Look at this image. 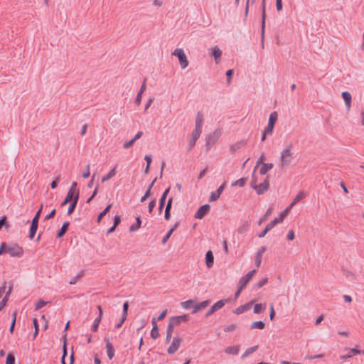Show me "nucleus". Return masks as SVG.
<instances>
[{
    "instance_id": "1",
    "label": "nucleus",
    "mask_w": 364,
    "mask_h": 364,
    "mask_svg": "<svg viewBox=\"0 0 364 364\" xmlns=\"http://www.w3.org/2000/svg\"><path fill=\"white\" fill-rule=\"evenodd\" d=\"M77 183L75 181L71 183V186L68 191L65 200L61 203V205H65L68 203L73 201H78L79 199V190L77 188Z\"/></svg>"
},
{
    "instance_id": "2",
    "label": "nucleus",
    "mask_w": 364,
    "mask_h": 364,
    "mask_svg": "<svg viewBox=\"0 0 364 364\" xmlns=\"http://www.w3.org/2000/svg\"><path fill=\"white\" fill-rule=\"evenodd\" d=\"M252 178V188L255 190L258 195H262L268 190L269 186V177L268 176H267L263 181L259 184H253L255 183V181L254 180V177Z\"/></svg>"
},
{
    "instance_id": "3",
    "label": "nucleus",
    "mask_w": 364,
    "mask_h": 364,
    "mask_svg": "<svg viewBox=\"0 0 364 364\" xmlns=\"http://www.w3.org/2000/svg\"><path fill=\"white\" fill-rule=\"evenodd\" d=\"M172 55L177 57L181 69H186L188 66L187 55L182 48H176Z\"/></svg>"
},
{
    "instance_id": "4",
    "label": "nucleus",
    "mask_w": 364,
    "mask_h": 364,
    "mask_svg": "<svg viewBox=\"0 0 364 364\" xmlns=\"http://www.w3.org/2000/svg\"><path fill=\"white\" fill-rule=\"evenodd\" d=\"M293 160L292 153L291 151V145L283 150L280 156L279 166L281 168L289 165Z\"/></svg>"
},
{
    "instance_id": "5",
    "label": "nucleus",
    "mask_w": 364,
    "mask_h": 364,
    "mask_svg": "<svg viewBox=\"0 0 364 364\" xmlns=\"http://www.w3.org/2000/svg\"><path fill=\"white\" fill-rule=\"evenodd\" d=\"M6 253H8L11 257H21L23 255V250L17 244H7L5 242Z\"/></svg>"
},
{
    "instance_id": "6",
    "label": "nucleus",
    "mask_w": 364,
    "mask_h": 364,
    "mask_svg": "<svg viewBox=\"0 0 364 364\" xmlns=\"http://www.w3.org/2000/svg\"><path fill=\"white\" fill-rule=\"evenodd\" d=\"M188 319L189 318L188 315L171 316L169 318L168 328L173 331L176 326H178L183 322H187Z\"/></svg>"
},
{
    "instance_id": "7",
    "label": "nucleus",
    "mask_w": 364,
    "mask_h": 364,
    "mask_svg": "<svg viewBox=\"0 0 364 364\" xmlns=\"http://www.w3.org/2000/svg\"><path fill=\"white\" fill-rule=\"evenodd\" d=\"M181 343L182 338L180 336L173 337L167 349V353L170 355L174 354L179 349Z\"/></svg>"
},
{
    "instance_id": "8",
    "label": "nucleus",
    "mask_w": 364,
    "mask_h": 364,
    "mask_svg": "<svg viewBox=\"0 0 364 364\" xmlns=\"http://www.w3.org/2000/svg\"><path fill=\"white\" fill-rule=\"evenodd\" d=\"M202 131L193 130L191 134L188 150L191 151L194 147L196 141L200 137Z\"/></svg>"
},
{
    "instance_id": "9",
    "label": "nucleus",
    "mask_w": 364,
    "mask_h": 364,
    "mask_svg": "<svg viewBox=\"0 0 364 364\" xmlns=\"http://www.w3.org/2000/svg\"><path fill=\"white\" fill-rule=\"evenodd\" d=\"M210 205L208 204L202 205L196 213L195 218L198 219H202L210 212Z\"/></svg>"
},
{
    "instance_id": "10",
    "label": "nucleus",
    "mask_w": 364,
    "mask_h": 364,
    "mask_svg": "<svg viewBox=\"0 0 364 364\" xmlns=\"http://www.w3.org/2000/svg\"><path fill=\"white\" fill-rule=\"evenodd\" d=\"M203 122H204V114L202 112H198L196 117L195 130L202 131V127L203 124Z\"/></svg>"
},
{
    "instance_id": "11",
    "label": "nucleus",
    "mask_w": 364,
    "mask_h": 364,
    "mask_svg": "<svg viewBox=\"0 0 364 364\" xmlns=\"http://www.w3.org/2000/svg\"><path fill=\"white\" fill-rule=\"evenodd\" d=\"M290 211V209L287 207L280 213V215L275 218L273 220H272L269 223L274 227L277 224L282 223L287 215V214Z\"/></svg>"
},
{
    "instance_id": "12",
    "label": "nucleus",
    "mask_w": 364,
    "mask_h": 364,
    "mask_svg": "<svg viewBox=\"0 0 364 364\" xmlns=\"http://www.w3.org/2000/svg\"><path fill=\"white\" fill-rule=\"evenodd\" d=\"M225 186V182H224L218 189L216 191L212 192L210 196L209 200L210 202L217 200L222 192L223 191Z\"/></svg>"
},
{
    "instance_id": "13",
    "label": "nucleus",
    "mask_w": 364,
    "mask_h": 364,
    "mask_svg": "<svg viewBox=\"0 0 364 364\" xmlns=\"http://www.w3.org/2000/svg\"><path fill=\"white\" fill-rule=\"evenodd\" d=\"M105 341L106 343L107 356L109 358V360H112L114 355V349L113 345L111 343L110 340L106 337L105 338Z\"/></svg>"
},
{
    "instance_id": "14",
    "label": "nucleus",
    "mask_w": 364,
    "mask_h": 364,
    "mask_svg": "<svg viewBox=\"0 0 364 364\" xmlns=\"http://www.w3.org/2000/svg\"><path fill=\"white\" fill-rule=\"evenodd\" d=\"M273 167L274 164L272 163H262V165H260L257 169L259 173L262 176H264Z\"/></svg>"
},
{
    "instance_id": "15",
    "label": "nucleus",
    "mask_w": 364,
    "mask_h": 364,
    "mask_svg": "<svg viewBox=\"0 0 364 364\" xmlns=\"http://www.w3.org/2000/svg\"><path fill=\"white\" fill-rule=\"evenodd\" d=\"M345 350H349V353L346 355H340L341 359L346 360L347 358H350L353 357V355H358V354L361 353V350H358L355 348H346Z\"/></svg>"
},
{
    "instance_id": "16",
    "label": "nucleus",
    "mask_w": 364,
    "mask_h": 364,
    "mask_svg": "<svg viewBox=\"0 0 364 364\" xmlns=\"http://www.w3.org/2000/svg\"><path fill=\"white\" fill-rule=\"evenodd\" d=\"M211 55L214 57L216 64H218L220 61V57L222 55V51L218 46H214L210 50Z\"/></svg>"
},
{
    "instance_id": "17",
    "label": "nucleus",
    "mask_w": 364,
    "mask_h": 364,
    "mask_svg": "<svg viewBox=\"0 0 364 364\" xmlns=\"http://www.w3.org/2000/svg\"><path fill=\"white\" fill-rule=\"evenodd\" d=\"M117 173V166H114L107 174L102 176L101 181L105 183L115 176Z\"/></svg>"
},
{
    "instance_id": "18",
    "label": "nucleus",
    "mask_w": 364,
    "mask_h": 364,
    "mask_svg": "<svg viewBox=\"0 0 364 364\" xmlns=\"http://www.w3.org/2000/svg\"><path fill=\"white\" fill-rule=\"evenodd\" d=\"M210 302L209 300H206V301H203L198 304L194 305L193 314H196L198 311L206 308L210 304Z\"/></svg>"
},
{
    "instance_id": "19",
    "label": "nucleus",
    "mask_w": 364,
    "mask_h": 364,
    "mask_svg": "<svg viewBox=\"0 0 364 364\" xmlns=\"http://www.w3.org/2000/svg\"><path fill=\"white\" fill-rule=\"evenodd\" d=\"M214 257L213 252L209 250L205 255V264L208 268H211L213 265Z\"/></svg>"
},
{
    "instance_id": "20",
    "label": "nucleus",
    "mask_w": 364,
    "mask_h": 364,
    "mask_svg": "<svg viewBox=\"0 0 364 364\" xmlns=\"http://www.w3.org/2000/svg\"><path fill=\"white\" fill-rule=\"evenodd\" d=\"M341 95L345 102L346 106L349 109L350 107V105H351V100H352L350 93L348 91H344L342 92Z\"/></svg>"
},
{
    "instance_id": "21",
    "label": "nucleus",
    "mask_w": 364,
    "mask_h": 364,
    "mask_svg": "<svg viewBox=\"0 0 364 364\" xmlns=\"http://www.w3.org/2000/svg\"><path fill=\"white\" fill-rule=\"evenodd\" d=\"M230 301V299L219 300L212 306V310L218 311L223 308L225 306V304H228Z\"/></svg>"
},
{
    "instance_id": "22",
    "label": "nucleus",
    "mask_w": 364,
    "mask_h": 364,
    "mask_svg": "<svg viewBox=\"0 0 364 364\" xmlns=\"http://www.w3.org/2000/svg\"><path fill=\"white\" fill-rule=\"evenodd\" d=\"M248 181V177L241 178L231 183L232 187H244Z\"/></svg>"
},
{
    "instance_id": "23",
    "label": "nucleus",
    "mask_w": 364,
    "mask_h": 364,
    "mask_svg": "<svg viewBox=\"0 0 364 364\" xmlns=\"http://www.w3.org/2000/svg\"><path fill=\"white\" fill-rule=\"evenodd\" d=\"M151 323H152V325H153V328L151 331V337L153 338V339H156L159 337V329H158V326H157V324L155 321V319L153 318L152 321H151Z\"/></svg>"
},
{
    "instance_id": "24",
    "label": "nucleus",
    "mask_w": 364,
    "mask_h": 364,
    "mask_svg": "<svg viewBox=\"0 0 364 364\" xmlns=\"http://www.w3.org/2000/svg\"><path fill=\"white\" fill-rule=\"evenodd\" d=\"M146 83L145 82L142 84L138 94H137V96L136 97V100H135V103L136 105H139L141 104V99H142V94L144 92V91L146 90Z\"/></svg>"
},
{
    "instance_id": "25",
    "label": "nucleus",
    "mask_w": 364,
    "mask_h": 364,
    "mask_svg": "<svg viewBox=\"0 0 364 364\" xmlns=\"http://www.w3.org/2000/svg\"><path fill=\"white\" fill-rule=\"evenodd\" d=\"M304 198H305V194L303 192H299L296 196V197L294 198V199L293 200L289 206H287V208L291 210L293 208V206H294L298 202H299L301 200H302Z\"/></svg>"
},
{
    "instance_id": "26",
    "label": "nucleus",
    "mask_w": 364,
    "mask_h": 364,
    "mask_svg": "<svg viewBox=\"0 0 364 364\" xmlns=\"http://www.w3.org/2000/svg\"><path fill=\"white\" fill-rule=\"evenodd\" d=\"M250 280V272H248L246 274L245 277H243L239 281V288L240 289H242L247 284Z\"/></svg>"
},
{
    "instance_id": "27",
    "label": "nucleus",
    "mask_w": 364,
    "mask_h": 364,
    "mask_svg": "<svg viewBox=\"0 0 364 364\" xmlns=\"http://www.w3.org/2000/svg\"><path fill=\"white\" fill-rule=\"evenodd\" d=\"M136 223L129 227L130 232H135L141 228V220L140 216L136 217Z\"/></svg>"
},
{
    "instance_id": "28",
    "label": "nucleus",
    "mask_w": 364,
    "mask_h": 364,
    "mask_svg": "<svg viewBox=\"0 0 364 364\" xmlns=\"http://www.w3.org/2000/svg\"><path fill=\"white\" fill-rule=\"evenodd\" d=\"M266 309V304H262V303H259V304H255L254 306V309H253V311L255 314H260L262 313V311H264Z\"/></svg>"
},
{
    "instance_id": "29",
    "label": "nucleus",
    "mask_w": 364,
    "mask_h": 364,
    "mask_svg": "<svg viewBox=\"0 0 364 364\" xmlns=\"http://www.w3.org/2000/svg\"><path fill=\"white\" fill-rule=\"evenodd\" d=\"M277 117H278V114H277V112H272L270 115H269V120H268V124L270 125V126H274L275 125V123L277 120Z\"/></svg>"
},
{
    "instance_id": "30",
    "label": "nucleus",
    "mask_w": 364,
    "mask_h": 364,
    "mask_svg": "<svg viewBox=\"0 0 364 364\" xmlns=\"http://www.w3.org/2000/svg\"><path fill=\"white\" fill-rule=\"evenodd\" d=\"M267 282H268V277H264L262 278V279H261L259 282H258L255 283V284L253 285L252 288H253L254 289H260V288H262L264 285H265V284L267 283Z\"/></svg>"
},
{
    "instance_id": "31",
    "label": "nucleus",
    "mask_w": 364,
    "mask_h": 364,
    "mask_svg": "<svg viewBox=\"0 0 364 364\" xmlns=\"http://www.w3.org/2000/svg\"><path fill=\"white\" fill-rule=\"evenodd\" d=\"M219 136H220V132L218 131L214 132L213 134H211L208 136L207 143L208 144H210V143L215 144L216 142V141L218 140Z\"/></svg>"
},
{
    "instance_id": "32",
    "label": "nucleus",
    "mask_w": 364,
    "mask_h": 364,
    "mask_svg": "<svg viewBox=\"0 0 364 364\" xmlns=\"http://www.w3.org/2000/svg\"><path fill=\"white\" fill-rule=\"evenodd\" d=\"M250 309V304L247 303V304H245L242 306H240L239 307H237L235 311L234 312L236 314H241L242 313H244L245 311H248Z\"/></svg>"
},
{
    "instance_id": "33",
    "label": "nucleus",
    "mask_w": 364,
    "mask_h": 364,
    "mask_svg": "<svg viewBox=\"0 0 364 364\" xmlns=\"http://www.w3.org/2000/svg\"><path fill=\"white\" fill-rule=\"evenodd\" d=\"M169 191H170V188H168L167 189H166L165 191L163 193L161 198H160V205H159V211L160 212L161 211V210L164 207L166 198L168 196Z\"/></svg>"
},
{
    "instance_id": "34",
    "label": "nucleus",
    "mask_w": 364,
    "mask_h": 364,
    "mask_svg": "<svg viewBox=\"0 0 364 364\" xmlns=\"http://www.w3.org/2000/svg\"><path fill=\"white\" fill-rule=\"evenodd\" d=\"M178 227V223H176L173 228L167 232L166 235L162 239V244L163 245H165L168 240L169 239V237H171V235H172V233L173 232V231H175L176 230Z\"/></svg>"
},
{
    "instance_id": "35",
    "label": "nucleus",
    "mask_w": 364,
    "mask_h": 364,
    "mask_svg": "<svg viewBox=\"0 0 364 364\" xmlns=\"http://www.w3.org/2000/svg\"><path fill=\"white\" fill-rule=\"evenodd\" d=\"M112 206V204H108L107 207L105 208V210L98 215L97 219V223H100L102 218L110 210Z\"/></svg>"
},
{
    "instance_id": "36",
    "label": "nucleus",
    "mask_w": 364,
    "mask_h": 364,
    "mask_svg": "<svg viewBox=\"0 0 364 364\" xmlns=\"http://www.w3.org/2000/svg\"><path fill=\"white\" fill-rule=\"evenodd\" d=\"M225 352L228 354L236 355L239 353V348L237 346H229L225 349Z\"/></svg>"
},
{
    "instance_id": "37",
    "label": "nucleus",
    "mask_w": 364,
    "mask_h": 364,
    "mask_svg": "<svg viewBox=\"0 0 364 364\" xmlns=\"http://www.w3.org/2000/svg\"><path fill=\"white\" fill-rule=\"evenodd\" d=\"M38 223H37L36 222H32V223H31V226L30 228V232H29V237L31 239L33 238V237L36 232V230L38 228Z\"/></svg>"
},
{
    "instance_id": "38",
    "label": "nucleus",
    "mask_w": 364,
    "mask_h": 364,
    "mask_svg": "<svg viewBox=\"0 0 364 364\" xmlns=\"http://www.w3.org/2000/svg\"><path fill=\"white\" fill-rule=\"evenodd\" d=\"M265 159V156L264 155H262L259 159L257 160V161L256 162V164H255V166L254 168V170H253V172L252 173V178L254 177V175L256 172V171L257 170V168L259 167L260 165H262V163H264L263 161Z\"/></svg>"
},
{
    "instance_id": "39",
    "label": "nucleus",
    "mask_w": 364,
    "mask_h": 364,
    "mask_svg": "<svg viewBox=\"0 0 364 364\" xmlns=\"http://www.w3.org/2000/svg\"><path fill=\"white\" fill-rule=\"evenodd\" d=\"M265 327V323L262 321H255L252 323V329L257 328V329H264Z\"/></svg>"
},
{
    "instance_id": "40",
    "label": "nucleus",
    "mask_w": 364,
    "mask_h": 364,
    "mask_svg": "<svg viewBox=\"0 0 364 364\" xmlns=\"http://www.w3.org/2000/svg\"><path fill=\"white\" fill-rule=\"evenodd\" d=\"M156 180V179L155 178V179L152 181V183L150 184V186H149V187L148 190L146 191V192L145 193V194L144 195V196H142V197H141V202H142V203H143V202H144V201L147 199V198L150 196L151 188H152V186H153L154 183H155Z\"/></svg>"
},
{
    "instance_id": "41",
    "label": "nucleus",
    "mask_w": 364,
    "mask_h": 364,
    "mask_svg": "<svg viewBox=\"0 0 364 364\" xmlns=\"http://www.w3.org/2000/svg\"><path fill=\"white\" fill-rule=\"evenodd\" d=\"M144 160L146 161V168H145V173L147 174L149 172L150 166H151V161H152L151 156H149V155H146L144 156Z\"/></svg>"
},
{
    "instance_id": "42",
    "label": "nucleus",
    "mask_w": 364,
    "mask_h": 364,
    "mask_svg": "<svg viewBox=\"0 0 364 364\" xmlns=\"http://www.w3.org/2000/svg\"><path fill=\"white\" fill-rule=\"evenodd\" d=\"M68 226H69V223L68 222H66L65 223L63 226L61 227L60 231L58 232V237H61L64 235V234L65 233V232L67 231L68 228Z\"/></svg>"
},
{
    "instance_id": "43",
    "label": "nucleus",
    "mask_w": 364,
    "mask_h": 364,
    "mask_svg": "<svg viewBox=\"0 0 364 364\" xmlns=\"http://www.w3.org/2000/svg\"><path fill=\"white\" fill-rule=\"evenodd\" d=\"M194 301L193 300H187L181 303V306L185 309H188L193 306Z\"/></svg>"
},
{
    "instance_id": "44",
    "label": "nucleus",
    "mask_w": 364,
    "mask_h": 364,
    "mask_svg": "<svg viewBox=\"0 0 364 364\" xmlns=\"http://www.w3.org/2000/svg\"><path fill=\"white\" fill-rule=\"evenodd\" d=\"M274 227L270 224H267L265 228L258 235L259 237L262 238L265 236V235L271 230Z\"/></svg>"
},
{
    "instance_id": "45",
    "label": "nucleus",
    "mask_w": 364,
    "mask_h": 364,
    "mask_svg": "<svg viewBox=\"0 0 364 364\" xmlns=\"http://www.w3.org/2000/svg\"><path fill=\"white\" fill-rule=\"evenodd\" d=\"M77 203V201H73V202L70 203V205H69L68 211H67V214L68 215H71L73 213Z\"/></svg>"
},
{
    "instance_id": "46",
    "label": "nucleus",
    "mask_w": 364,
    "mask_h": 364,
    "mask_svg": "<svg viewBox=\"0 0 364 364\" xmlns=\"http://www.w3.org/2000/svg\"><path fill=\"white\" fill-rule=\"evenodd\" d=\"M100 321H101L100 318H96L95 319L94 323H93V324L92 326V328H91V329H92V331L93 332H96L97 331V328H98V326H99V325L100 323Z\"/></svg>"
},
{
    "instance_id": "47",
    "label": "nucleus",
    "mask_w": 364,
    "mask_h": 364,
    "mask_svg": "<svg viewBox=\"0 0 364 364\" xmlns=\"http://www.w3.org/2000/svg\"><path fill=\"white\" fill-rule=\"evenodd\" d=\"M6 364H15V358L12 353H9L7 355Z\"/></svg>"
},
{
    "instance_id": "48",
    "label": "nucleus",
    "mask_w": 364,
    "mask_h": 364,
    "mask_svg": "<svg viewBox=\"0 0 364 364\" xmlns=\"http://www.w3.org/2000/svg\"><path fill=\"white\" fill-rule=\"evenodd\" d=\"M173 331L167 328L166 340H165L166 343H169L171 342V337H172Z\"/></svg>"
},
{
    "instance_id": "49",
    "label": "nucleus",
    "mask_w": 364,
    "mask_h": 364,
    "mask_svg": "<svg viewBox=\"0 0 364 364\" xmlns=\"http://www.w3.org/2000/svg\"><path fill=\"white\" fill-rule=\"evenodd\" d=\"M266 251V247H261L259 250L257 252L256 254V256H255V258L257 259H262V255L263 253Z\"/></svg>"
},
{
    "instance_id": "50",
    "label": "nucleus",
    "mask_w": 364,
    "mask_h": 364,
    "mask_svg": "<svg viewBox=\"0 0 364 364\" xmlns=\"http://www.w3.org/2000/svg\"><path fill=\"white\" fill-rule=\"evenodd\" d=\"M128 307H129V304H128V302H127V301H126V302L124 304V305H123V312H122V315H123V318H124V319H127Z\"/></svg>"
},
{
    "instance_id": "51",
    "label": "nucleus",
    "mask_w": 364,
    "mask_h": 364,
    "mask_svg": "<svg viewBox=\"0 0 364 364\" xmlns=\"http://www.w3.org/2000/svg\"><path fill=\"white\" fill-rule=\"evenodd\" d=\"M48 304L47 301H45L43 300H39L36 304V310H38L40 309L41 308L43 307L44 306H46V304Z\"/></svg>"
},
{
    "instance_id": "52",
    "label": "nucleus",
    "mask_w": 364,
    "mask_h": 364,
    "mask_svg": "<svg viewBox=\"0 0 364 364\" xmlns=\"http://www.w3.org/2000/svg\"><path fill=\"white\" fill-rule=\"evenodd\" d=\"M90 175V164H87L85 167V171L82 173V177L84 178H87Z\"/></svg>"
},
{
    "instance_id": "53",
    "label": "nucleus",
    "mask_w": 364,
    "mask_h": 364,
    "mask_svg": "<svg viewBox=\"0 0 364 364\" xmlns=\"http://www.w3.org/2000/svg\"><path fill=\"white\" fill-rule=\"evenodd\" d=\"M42 208H43V205H41L38 211L36 213V215L33 218L32 222H36V223H38V220H39V218H40V215H41V213L42 211Z\"/></svg>"
},
{
    "instance_id": "54",
    "label": "nucleus",
    "mask_w": 364,
    "mask_h": 364,
    "mask_svg": "<svg viewBox=\"0 0 364 364\" xmlns=\"http://www.w3.org/2000/svg\"><path fill=\"white\" fill-rule=\"evenodd\" d=\"M323 357H324V354L321 353V354H316V355H307V356H306V359L314 360V359H316V358H322Z\"/></svg>"
},
{
    "instance_id": "55",
    "label": "nucleus",
    "mask_w": 364,
    "mask_h": 364,
    "mask_svg": "<svg viewBox=\"0 0 364 364\" xmlns=\"http://www.w3.org/2000/svg\"><path fill=\"white\" fill-rule=\"evenodd\" d=\"M274 126L267 124V127L264 129V135L272 134L274 129Z\"/></svg>"
},
{
    "instance_id": "56",
    "label": "nucleus",
    "mask_w": 364,
    "mask_h": 364,
    "mask_svg": "<svg viewBox=\"0 0 364 364\" xmlns=\"http://www.w3.org/2000/svg\"><path fill=\"white\" fill-rule=\"evenodd\" d=\"M233 74V70H228L227 72H226V76H227V83L229 85L230 84V82H231V77H232V75Z\"/></svg>"
},
{
    "instance_id": "57",
    "label": "nucleus",
    "mask_w": 364,
    "mask_h": 364,
    "mask_svg": "<svg viewBox=\"0 0 364 364\" xmlns=\"http://www.w3.org/2000/svg\"><path fill=\"white\" fill-rule=\"evenodd\" d=\"M33 324L34 326V329H35V332L33 334V337L35 338L37 336L38 331V321H37L36 318L33 319Z\"/></svg>"
},
{
    "instance_id": "58",
    "label": "nucleus",
    "mask_w": 364,
    "mask_h": 364,
    "mask_svg": "<svg viewBox=\"0 0 364 364\" xmlns=\"http://www.w3.org/2000/svg\"><path fill=\"white\" fill-rule=\"evenodd\" d=\"M8 299H7L6 296H4L2 299V300L0 302V311H1L5 307V306L6 305V303L8 301Z\"/></svg>"
},
{
    "instance_id": "59",
    "label": "nucleus",
    "mask_w": 364,
    "mask_h": 364,
    "mask_svg": "<svg viewBox=\"0 0 364 364\" xmlns=\"http://www.w3.org/2000/svg\"><path fill=\"white\" fill-rule=\"evenodd\" d=\"M276 8L278 11H280L282 10V8H283L282 0H276Z\"/></svg>"
},
{
    "instance_id": "60",
    "label": "nucleus",
    "mask_w": 364,
    "mask_h": 364,
    "mask_svg": "<svg viewBox=\"0 0 364 364\" xmlns=\"http://www.w3.org/2000/svg\"><path fill=\"white\" fill-rule=\"evenodd\" d=\"M287 240H293L295 237L294 232L293 230H290L287 234Z\"/></svg>"
},
{
    "instance_id": "61",
    "label": "nucleus",
    "mask_w": 364,
    "mask_h": 364,
    "mask_svg": "<svg viewBox=\"0 0 364 364\" xmlns=\"http://www.w3.org/2000/svg\"><path fill=\"white\" fill-rule=\"evenodd\" d=\"M60 176H57V177L55 178V180H53V181H52V183H50V186H51V188H52L53 189H54V188H55L57 187L58 182L60 181Z\"/></svg>"
},
{
    "instance_id": "62",
    "label": "nucleus",
    "mask_w": 364,
    "mask_h": 364,
    "mask_svg": "<svg viewBox=\"0 0 364 364\" xmlns=\"http://www.w3.org/2000/svg\"><path fill=\"white\" fill-rule=\"evenodd\" d=\"M134 142H135L134 139H132V140L124 143L123 146L124 149H128V148L131 147L134 144Z\"/></svg>"
},
{
    "instance_id": "63",
    "label": "nucleus",
    "mask_w": 364,
    "mask_h": 364,
    "mask_svg": "<svg viewBox=\"0 0 364 364\" xmlns=\"http://www.w3.org/2000/svg\"><path fill=\"white\" fill-rule=\"evenodd\" d=\"M155 205H156V200H151V201L149 203V212L150 213H152V211H153V210H154V208Z\"/></svg>"
},
{
    "instance_id": "64",
    "label": "nucleus",
    "mask_w": 364,
    "mask_h": 364,
    "mask_svg": "<svg viewBox=\"0 0 364 364\" xmlns=\"http://www.w3.org/2000/svg\"><path fill=\"white\" fill-rule=\"evenodd\" d=\"M154 100V98L153 97H151L149 98L147 102L145 105V111L148 109V108L153 103Z\"/></svg>"
}]
</instances>
